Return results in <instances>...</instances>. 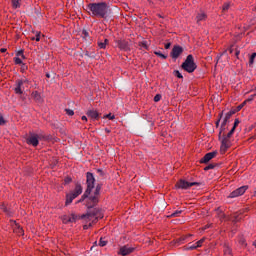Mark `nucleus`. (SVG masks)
Masks as SVG:
<instances>
[{"mask_svg":"<svg viewBox=\"0 0 256 256\" xmlns=\"http://www.w3.org/2000/svg\"><path fill=\"white\" fill-rule=\"evenodd\" d=\"M255 57H256V52L252 53V55L250 56V59H249L250 65H253V63L255 62Z\"/></svg>","mask_w":256,"mask_h":256,"instance_id":"nucleus-27","label":"nucleus"},{"mask_svg":"<svg viewBox=\"0 0 256 256\" xmlns=\"http://www.w3.org/2000/svg\"><path fill=\"white\" fill-rule=\"evenodd\" d=\"M203 243H205V238L200 239L196 243H188L185 246L186 251H193L195 249H199V247H203Z\"/></svg>","mask_w":256,"mask_h":256,"instance_id":"nucleus-12","label":"nucleus"},{"mask_svg":"<svg viewBox=\"0 0 256 256\" xmlns=\"http://www.w3.org/2000/svg\"><path fill=\"white\" fill-rule=\"evenodd\" d=\"M68 221H70V223H75V215L69 216Z\"/></svg>","mask_w":256,"mask_h":256,"instance_id":"nucleus-43","label":"nucleus"},{"mask_svg":"<svg viewBox=\"0 0 256 256\" xmlns=\"http://www.w3.org/2000/svg\"><path fill=\"white\" fill-rule=\"evenodd\" d=\"M235 115V111L231 110L226 113L224 120L229 121L231 119V116Z\"/></svg>","mask_w":256,"mask_h":256,"instance_id":"nucleus-23","label":"nucleus"},{"mask_svg":"<svg viewBox=\"0 0 256 256\" xmlns=\"http://www.w3.org/2000/svg\"><path fill=\"white\" fill-rule=\"evenodd\" d=\"M23 50H20L16 53V57H21V55H23Z\"/></svg>","mask_w":256,"mask_h":256,"instance_id":"nucleus-48","label":"nucleus"},{"mask_svg":"<svg viewBox=\"0 0 256 256\" xmlns=\"http://www.w3.org/2000/svg\"><path fill=\"white\" fill-rule=\"evenodd\" d=\"M11 3L13 9H19L21 7V0H12Z\"/></svg>","mask_w":256,"mask_h":256,"instance_id":"nucleus-22","label":"nucleus"},{"mask_svg":"<svg viewBox=\"0 0 256 256\" xmlns=\"http://www.w3.org/2000/svg\"><path fill=\"white\" fill-rule=\"evenodd\" d=\"M181 213H183V211L181 210H176L174 213L170 214L168 217H179L181 215Z\"/></svg>","mask_w":256,"mask_h":256,"instance_id":"nucleus-26","label":"nucleus"},{"mask_svg":"<svg viewBox=\"0 0 256 256\" xmlns=\"http://www.w3.org/2000/svg\"><path fill=\"white\" fill-rule=\"evenodd\" d=\"M46 77H47V79H50V78H51V74H50V73H47V74H46Z\"/></svg>","mask_w":256,"mask_h":256,"instance_id":"nucleus-52","label":"nucleus"},{"mask_svg":"<svg viewBox=\"0 0 256 256\" xmlns=\"http://www.w3.org/2000/svg\"><path fill=\"white\" fill-rule=\"evenodd\" d=\"M238 126H239V118H236L232 129H234V131H235V129H237Z\"/></svg>","mask_w":256,"mask_h":256,"instance_id":"nucleus-39","label":"nucleus"},{"mask_svg":"<svg viewBox=\"0 0 256 256\" xmlns=\"http://www.w3.org/2000/svg\"><path fill=\"white\" fill-rule=\"evenodd\" d=\"M0 125H5V118L3 116H0Z\"/></svg>","mask_w":256,"mask_h":256,"instance_id":"nucleus-47","label":"nucleus"},{"mask_svg":"<svg viewBox=\"0 0 256 256\" xmlns=\"http://www.w3.org/2000/svg\"><path fill=\"white\" fill-rule=\"evenodd\" d=\"M66 114H68L70 117H73L75 115V112L71 109H65Z\"/></svg>","mask_w":256,"mask_h":256,"instance_id":"nucleus-37","label":"nucleus"},{"mask_svg":"<svg viewBox=\"0 0 256 256\" xmlns=\"http://www.w3.org/2000/svg\"><path fill=\"white\" fill-rule=\"evenodd\" d=\"M14 63L15 65H21L23 63V60L19 57H14Z\"/></svg>","mask_w":256,"mask_h":256,"instance_id":"nucleus-29","label":"nucleus"},{"mask_svg":"<svg viewBox=\"0 0 256 256\" xmlns=\"http://www.w3.org/2000/svg\"><path fill=\"white\" fill-rule=\"evenodd\" d=\"M219 119H218V121L216 122V127H219V123L221 122V118L223 117V113H220L219 114Z\"/></svg>","mask_w":256,"mask_h":256,"instance_id":"nucleus-45","label":"nucleus"},{"mask_svg":"<svg viewBox=\"0 0 256 256\" xmlns=\"http://www.w3.org/2000/svg\"><path fill=\"white\" fill-rule=\"evenodd\" d=\"M229 7H231V5L229 3H225L223 6H222V11H229Z\"/></svg>","mask_w":256,"mask_h":256,"instance_id":"nucleus-35","label":"nucleus"},{"mask_svg":"<svg viewBox=\"0 0 256 256\" xmlns=\"http://www.w3.org/2000/svg\"><path fill=\"white\" fill-rule=\"evenodd\" d=\"M81 193H83V186H81V183H76L74 191L66 195L65 205H71L73 200L77 199Z\"/></svg>","mask_w":256,"mask_h":256,"instance_id":"nucleus-4","label":"nucleus"},{"mask_svg":"<svg viewBox=\"0 0 256 256\" xmlns=\"http://www.w3.org/2000/svg\"><path fill=\"white\" fill-rule=\"evenodd\" d=\"M87 9L93 17H100V19H107L109 15V6L105 2L89 3Z\"/></svg>","mask_w":256,"mask_h":256,"instance_id":"nucleus-2","label":"nucleus"},{"mask_svg":"<svg viewBox=\"0 0 256 256\" xmlns=\"http://www.w3.org/2000/svg\"><path fill=\"white\" fill-rule=\"evenodd\" d=\"M115 43L117 44V47L120 49V51H131L129 41H127L126 39L115 40Z\"/></svg>","mask_w":256,"mask_h":256,"instance_id":"nucleus-10","label":"nucleus"},{"mask_svg":"<svg viewBox=\"0 0 256 256\" xmlns=\"http://www.w3.org/2000/svg\"><path fill=\"white\" fill-rule=\"evenodd\" d=\"M14 233H16V235H19V236L25 235V231L23 230L21 225L17 224L16 221H14Z\"/></svg>","mask_w":256,"mask_h":256,"instance_id":"nucleus-16","label":"nucleus"},{"mask_svg":"<svg viewBox=\"0 0 256 256\" xmlns=\"http://www.w3.org/2000/svg\"><path fill=\"white\" fill-rule=\"evenodd\" d=\"M234 133H235V128H232L227 135H224V137L231 139Z\"/></svg>","mask_w":256,"mask_h":256,"instance_id":"nucleus-28","label":"nucleus"},{"mask_svg":"<svg viewBox=\"0 0 256 256\" xmlns=\"http://www.w3.org/2000/svg\"><path fill=\"white\" fill-rule=\"evenodd\" d=\"M182 69L186 71V73H193L195 69H197V64L195 63V58L193 55L189 54L186 57V60L181 65Z\"/></svg>","mask_w":256,"mask_h":256,"instance_id":"nucleus-3","label":"nucleus"},{"mask_svg":"<svg viewBox=\"0 0 256 256\" xmlns=\"http://www.w3.org/2000/svg\"><path fill=\"white\" fill-rule=\"evenodd\" d=\"M159 101H161V94H156V95L154 96V102H155V103H159Z\"/></svg>","mask_w":256,"mask_h":256,"instance_id":"nucleus-36","label":"nucleus"},{"mask_svg":"<svg viewBox=\"0 0 256 256\" xmlns=\"http://www.w3.org/2000/svg\"><path fill=\"white\" fill-rule=\"evenodd\" d=\"M154 55L160 57L161 59H167V55L161 53V51H154Z\"/></svg>","mask_w":256,"mask_h":256,"instance_id":"nucleus-24","label":"nucleus"},{"mask_svg":"<svg viewBox=\"0 0 256 256\" xmlns=\"http://www.w3.org/2000/svg\"><path fill=\"white\" fill-rule=\"evenodd\" d=\"M255 137H256V136H254V137H252V138H250V139H255Z\"/></svg>","mask_w":256,"mask_h":256,"instance_id":"nucleus-59","label":"nucleus"},{"mask_svg":"<svg viewBox=\"0 0 256 256\" xmlns=\"http://www.w3.org/2000/svg\"><path fill=\"white\" fill-rule=\"evenodd\" d=\"M73 182V179L69 176H67L65 179H64V185H69V183H72Z\"/></svg>","mask_w":256,"mask_h":256,"instance_id":"nucleus-31","label":"nucleus"},{"mask_svg":"<svg viewBox=\"0 0 256 256\" xmlns=\"http://www.w3.org/2000/svg\"><path fill=\"white\" fill-rule=\"evenodd\" d=\"M20 57L21 59H25V54H22Z\"/></svg>","mask_w":256,"mask_h":256,"instance_id":"nucleus-55","label":"nucleus"},{"mask_svg":"<svg viewBox=\"0 0 256 256\" xmlns=\"http://www.w3.org/2000/svg\"><path fill=\"white\" fill-rule=\"evenodd\" d=\"M214 167H217V164H209L204 168V171H209L213 169Z\"/></svg>","mask_w":256,"mask_h":256,"instance_id":"nucleus-30","label":"nucleus"},{"mask_svg":"<svg viewBox=\"0 0 256 256\" xmlns=\"http://www.w3.org/2000/svg\"><path fill=\"white\" fill-rule=\"evenodd\" d=\"M207 19V14L205 12L199 13L196 16L197 23H201V21H205Z\"/></svg>","mask_w":256,"mask_h":256,"instance_id":"nucleus-20","label":"nucleus"},{"mask_svg":"<svg viewBox=\"0 0 256 256\" xmlns=\"http://www.w3.org/2000/svg\"><path fill=\"white\" fill-rule=\"evenodd\" d=\"M164 47H165V49H170L171 43H166Z\"/></svg>","mask_w":256,"mask_h":256,"instance_id":"nucleus-49","label":"nucleus"},{"mask_svg":"<svg viewBox=\"0 0 256 256\" xmlns=\"http://www.w3.org/2000/svg\"><path fill=\"white\" fill-rule=\"evenodd\" d=\"M245 101H246V103L249 102V101H253V98H249V99H247Z\"/></svg>","mask_w":256,"mask_h":256,"instance_id":"nucleus-54","label":"nucleus"},{"mask_svg":"<svg viewBox=\"0 0 256 256\" xmlns=\"http://www.w3.org/2000/svg\"><path fill=\"white\" fill-rule=\"evenodd\" d=\"M247 189H249V186H242L237 188L228 195V199H235V197H241V195H245Z\"/></svg>","mask_w":256,"mask_h":256,"instance_id":"nucleus-8","label":"nucleus"},{"mask_svg":"<svg viewBox=\"0 0 256 256\" xmlns=\"http://www.w3.org/2000/svg\"><path fill=\"white\" fill-rule=\"evenodd\" d=\"M174 75H175V77H178V79H183V74H181V72H179V70H175Z\"/></svg>","mask_w":256,"mask_h":256,"instance_id":"nucleus-32","label":"nucleus"},{"mask_svg":"<svg viewBox=\"0 0 256 256\" xmlns=\"http://www.w3.org/2000/svg\"><path fill=\"white\" fill-rule=\"evenodd\" d=\"M183 51V47H181L180 45H174L172 51L170 52V57H172L174 61H177V59H179V57L183 55Z\"/></svg>","mask_w":256,"mask_h":256,"instance_id":"nucleus-7","label":"nucleus"},{"mask_svg":"<svg viewBox=\"0 0 256 256\" xmlns=\"http://www.w3.org/2000/svg\"><path fill=\"white\" fill-rule=\"evenodd\" d=\"M105 132L106 133H111V130H109V128H105Z\"/></svg>","mask_w":256,"mask_h":256,"instance_id":"nucleus-53","label":"nucleus"},{"mask_svg":"<svg viewBox=\"0 0 256 256\" xmlns=\"http://www.w3.org/2000/svg\"><path fill=\"white\" fill-rule=\"evenodd\" d=\"M106 245H107V241L103 240V238H100L99 246L100 247H105Z\"/></svg>","mask_w":256,"mask_h":256,"instance_id":"nucleus-38","label":"nucleus"},{"mask_svg":"<svg viewBox=\"0 0 256 256\" xmlns=\"http://www.w3.org/2000/svg\"><path fill=\"white\" fill-rule=\"evenodd\" d=\"M253 11H256V7L253 9Z\"/></svg>","mask_w":256,"mask_h":256,"instance_id":"nucleus-60","label":"nucleus"},{"mask_svg":"<svg viewBox=\"0 0 256 256\" xmlns=\"http://www.w3.org/2000/svg\"><path fill=\"white\" fill-rule=\"evenodd\" d=\"M245 105H247V101H244L242 104H240L239 106H237V111H241L243 107H245Z\"/></svg>","mask_w":256,"mask_h":256,"instance_id":"nucleus-41","label":"nucleus"},{"mask_svg":"<svg viewBox=\"0 0 256 256\" xmlns=\"http://www.w3.org/2000/svg\"><path fill=\"white\" fill-rule=\"evenodd\" d=\"M233 221H234V223H237V221H238V220H237V217H235V219H234Z\"/></svg>","mask_w":256,"mask_h":256,"instance_id":"nucleus-56","label":"nucleus"},{"mask_svg":"<svg viewBox=\"0 0 256 256\" xmlns=\"http://www.w3.org/2000/svg\"><path fill=\"white\" fill-rule=\"evenodd\" d=\"M104 119H110V121H113L115 119V115L109 113L104 116Z\"/></svg>","mask_w":256,"mask_h":256,"instance_id":"nucleus-33","label":"nucleus"},{"mask_svg":"<svg viewBox=\"0 0 256 256\" xmlns=\"http://www.w3.org/2000/svg\"><path fill=\"white\" fill-rule=\"evenodd\" d=\"M81 119L82 121H87V116H82Z\"/></svg>","mask_w":256,"mask_h":256,"instance_id":"nucleus-51","label":"nucleus"},{"mask_svg":"<svg viewBox=\"0 0 256 256\" xmlns=\"http://www.w3.org/2000/svg\"><path fill=\"white\" fill-rule=\"evenodd\" d=\"M29 88V80L27 78L18 79L15 82L14 92L16 95H23V91Z\"/></svg>","mask_w":256,"mask_h":256,"instance_id":"nucleus-5","label":"nucleus"},{"mask_svg":"<svg viewBox=\"0 0 256 256\" xmlns=\"http://www.w3.org/2000/svg\"><path fill=\"white\" fill-rule=\"evenodd\" d=\"M0 208L2 211H4V213H7V206H5V204H1Z\"/></svg>","mask_w":256,"mask_h":256,"instance_id":"nucleus-46","label":"nucleus"},{"mask_svg":"<svg viewBox=\"0 0 256 256\" xmlns=\"http://www.w3.org/2000/svg\"><path fill=\"white\" fill-rule=\"evenodd\" d=\"M194 185H199V183L180 180L176 183L175 187L176 189H191V187H194Z\"/></svg>","mask_w":256,"mask_h":256,"instance_id":"nucleus-9","label":"nucleus"},{"mask_svg":"<svg viewBox=\"0 0 256 256\" xmlns=\"http://www.w3.org/2000/svg\"><path fill=\"white\" fill-rule=\"evenodd\" d=\"M229 120H223V122H222V124H221V127H220V133H219V135H221V133H223V131H225V125H227V122H228Z\"/></svg>","mask_w":256,"mask_h":256,"instance_id":"nucleus-25","label":"nucleus"},{"mask_svg":"<svg viewBox=\"0 0 256 256\" xmlns=\"http://www.w3.org/2000/svg\"><path fill=\"white\" fill-rule=\"evenodd\" d=\"M231 147V140L230 138H227L226 136H223L221 146H220V153H226L227 149Z\"/></svg>","mask_w":256,"mask_h":256,"instance_id":"nucleus-13","label":"nucleus"},{"mask_svg":"<svg viewBox=\"0 0 256 256\" xmlns=\"http://www.w3.org/2000/svg\"><path fill=\"white\" fill-rule=\"evenodd\" d=\"M84 229H87V225H84Z\"/></svg>","mask_w":256,"mask_h":256,"instance_id":"nucleus-58","label":"nucleus"},{"mask_svg":"<svg viewBox=\"0 0 256 256\" xmlns=\"http://www.w3.org/2000/svg\"><path fill=\"white\" fill-rule=\"evenodd\" d=\"M139 47H142L143 49H149V46H147V42L143 41L139 43Z\"/></svg>","mask_w":256,"mask_h":256,"instance_id":"nucleus-34","label":"nucleus"},{"mask_svg":"<svg viewBox=\"0 0 256 256\" xmlns=\"http://www.w3.org/2000/svg\"><path fill=\"white\" fill-rule=\"evenodd\" d=\"M0 52H1V53H7V48H1V49H0Z\"/></svg>","mask_w":256,"mask_h":256,"instance_id":"nucleus-50","label":"nucleus"},{"mask_svg":"<svg viewBox=\"0 0 256 256\" xmlns=\"http://www.w3.org/2000/svg\"><path fill=\"white\" fill-rule=\"evenodd\" d=\"M234 47L235 46H233V45L230 46L228 48V51H229L230 54H232L235 51V57H237V59H239V55H240L241 51L239 49H237V48H234Z\"/></svg>","mask_w":256,"mask_h":256,"instance_id":"nucleus-21","label":"nucleus"},{"mask_svg":"<svg viewBox=\"0 0 256 256\" xmlns=\"http://www.w3.org/2000/svg\"><path fill=\"white\" fill-rule=\"evenodd\" d=\"M62 221H63V223H65V224L70 223V221H69V216H64Z\"/></svg>","mask_w":256,"mask_h":256,"instance_id":"nucleus-44","label":"nucleus"},{"mask_svg":"<svg viewBox=\"0 0 256 256\" xmlns=\"http://www.w3.org/2000/svg\"><path fill=\"white\" fill-rule=\"evenodd\" d=\"M97 45L99 49H107V46L109 45V39L101 40V38L98 39Z\"/></svg>","mask_w":256,"mask_h":256,"instance_id":"nucleus-17","label":"nucleus"},{"mask_svg":"<svg viewBox=\"0 0 256 256\" xmlns=\"http://www.w3.org/2000/svg\"><path fill=\"white\" fill-rule=\"evenodd\" d=\"M87 117H90V119H99V112L96 110H88L86 113Z\"/></svg>","mask_w":256,"mask_h":256,"instance_id":"nucleus-18","label":"nucleus"},{"mask_svg":"<svg viewBox=\"0 0 256 256\" xmlns=\"http://www.w3.org/2000/svg\"><path fill=\"white\" fill-rule=\"evenodd\" d=\"M82 219H88V221H92V223H97L98 219H103V214L99 209L95 208L86 215H83Z\"/></svg>","mask_w":256,"mask_h":256,"instance_id":"nucleus-6","label":"nucleus"},{"mask_svg":"<svg viewBox=\"0 0 256 256\" xmlns=\"http://www.w3.org/2000/svg\"><path fill=\"white\" fill-rule=\"evenodd\" d=\"M82 37H83V39H87V37H89V32L87 30H83Z\"/></svg>","mask_w":256,"mask_h":256,"instance_id":"nucleus-40","label":"nucleus"},{"mask_svg":"<svg viewBox=\"0 0 256 256\" xmlns=\"http://www.w3.org/2000/svg\"><path fill=\"white\" fill-rule=\"evenodd\" d=\"M215 157H217V152H209L201 158L200 163H209V161H211V159H215Z\"/></svg>","mask_w":256,"mask_h":256,"instance_id":"nucleus-15","label":"nucleus"},{"mask_svg":"<svg viewBox=\"0 0 256 256\" xmlns=\"http://www.w3.org/2000/svg\"><path fill=\"white\" fill-rule=\"evenodd\" d=\"M31 41H35V37H32V38H31Z\"/></svg>","mask_w":256,"mask_h":256,"instance_id":"nucleus-57","label":"nucleus"},{"mask_svg":"<svg viewBox=\"0 0 256 256\" xmlns=\"http://www.w3.org/2000/svg\"><path fill=\"white\" fill-rule=\"evenodd\" d=\"M35 41H37V42L41 41V32L36 33Z\"/></svg>","mask_w":256,"mask_h":256,"instance_id":"nucleus-42","label":"nucleus"},{"mask_svg":"<svg viewBox=\"0 0 256 256\" xmlns=\"http://www.w3.org/2000/svg\"><path fill=\"white\" fill-rule=\"evenodd\" d=\"M31 97L32 99H34V101H37L38 103H41L42 101L41 94L38 91H33Z\"/></svg>","mask_w":256,"mask_h":256,"instance_id":"nucleus-19","label":"nucleus"},{"mask_svg":"<svg viewBox=\"0 0 256 256\" xmlns=\"http://www.w3.org/2000/svg\"><path fill=\"white\" fill-rule=\"evenodd\" d=\"M101 184H97L95 187V176L91 172L86 173V190L81 198L78 200V203H83L85 199H88L87 207L88 209H92L95 207L97 203H99V199L101 198ZM95 189V190H94ZM94 190V191H93Z\"/></svg>","mask_w":256,"mask_h":256,"instance_id":"nucleus-1","label":"nucleus"},{"mask_svg":"<svg viewBox=\"0 0 256 256\" xmlns=\"http://www.w3.org/2000/svg\"><path fill=\"white\" fill-rule=\"evenodd\" d=\"M135 251V248L129 247V245L122 246L118 252V255L126 256L131 255Z\"/></svg>","mask_w":256,"mask_h":256,"instance_id":"nucleus-14","label":"nucleus"},{"mask_svg":"<svg viewBox=\"0 0 256 256\" xmlns=\"http://www.w3.org/2000/svg\"><path fill=\"white\" fill-rule=\"evenodd\" d=\"M27 145L37 147L39 145V134L30 133V136L26 139Z\"/></svg>","mask_w":256,"mask_h":256,"instance_id":"nucleus-11","label":"nucleus"}]
</instances>
